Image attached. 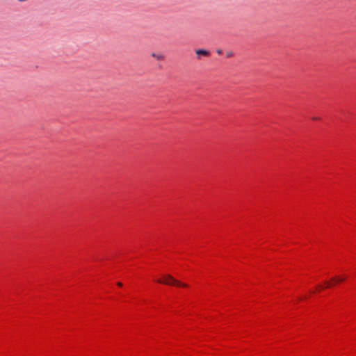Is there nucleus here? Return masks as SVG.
Segmentation results:
<instances>
[{"instance_id": "nucleus-4", "label": "nucleus", "mask_w": 356, "mask_h": 356, "mask_svg": "<svg viewBox=\"0 0 356 356\" xmlns=\"http://www.w3.org/2000/svg\"><path fill=\"white\" fill-rule=\"evenodd\" d=\"M332 280L335 281L336 282H341L345 280V277H333Z\"/></svg>"}, {"instance_id": "nucleus-5", "label": "nucleus", "mask_w": 356, "mask_h": 356, "mask_svg": "<svg viewBox=\"0 0 356 356\" xmlns=\"http://www.w3.org/2000/svg\"><path fill=\"white\" fill-rule=\"evenodd\" d=\"M234 55V53L232 51H227L226 52V57L227 58H230L232 56H233Z\"/></svg>"}, {"instance_id": "nucleus-3", "label": "nucleus", "mask_w": 356, "mask_h": 356, "mask_svg": "<svg viewBox=\"0 0 356 356\" xmlns=\"http://www.w3.org/2000/svg\"><path fill=\"white\" fill-rule=\"evenodd\" d=\"M152 56L155 57L157 60H160L164 59V56L163 54L156 55L154 54H152Z\"/></svg>"}, {"instance_id": "nucleus-2", "label": "nucleus", "mask_w": 356, "mask_h": 356, "mask_svg": "<svg viewBox=\"0 0 356 356\" xmlns=\"http://www.w3.org/2000/svg\"><path fill=\"white\" fill-rule=\"evenodd\" d=\"M195 54L197 59L200 60L202 56L207 57L210 55V51L206 49H196Z\"/></svg>"}, {"instance_id": "nucleus-9", "label": "nucleus", "mask_w": 356, "mask_h": 356, "mask_svg": "<svg viewBox=\"0 0 356 356\" xmlns=\"http://www.w3.org/2000/svg\"><path fill=\"white\" fill-rule=\"evenodd\" d=\"M118 285L119 286H122V284L121 282H118Z\"/></svg>"}, {"instance_id": "nucleus-1", "label": "nucleus", "mask_w": 356, "mask_h": 356, "mask_svg": "<svg viewBox=\"0 0 356 356\" xmlns=\"http://www.w3.org/2000/svg\"><path fill=\"white\" fill-rule=\"evenodd\" d=\"M157 282L164 284L166 285H176L182 287L187 286L186 284L180 282L179 281L175 280L172 275L168 274L164 275L162 279H159L157 280Z\"/></svg>"}, {"instance_id": "nucleus-8", "label": "nucleus", "mask_w": 356, "mask_h": 356, "mask_svg": "<svg viewBox=\"0 0 356 356\" xmlns=\"http://www.w3.org/2000/svg\"><path fill=\"white\" fill-rule=\"evenodd\" d=\"M217 53H218V54H222V50H221V49H218V50H217Z\"/></svg>"}, {"instance_id": "nucleus-7", "label": "nucleus", "mask_w": 356, "mask_h": 356, "mask_svg": "<svg viewBox=\"0 0 356 356\" xmlns=\"http://www.w3.org/2000/svg\"><path fill=\"white\" fill-rule=\"evenodd\" d=\"M312 119H313L314 120H320V118H317V117H314V118H312Z\"/></svg>"}, {"instance_id": "nucleus-6", "label": "nucleus", "mask_w": 356, "mask_h": 356, "mask_svg": "<svg viewBox=\"0 0 356 356\" xmlns=\"http://www.w3.org/2000/svg\"><path fill=\"white\" fill-rule=\"evenodd\" d=\"M330 286H332V284L327 282H326V287H330Z\"/></svg>"}]
</instances>
